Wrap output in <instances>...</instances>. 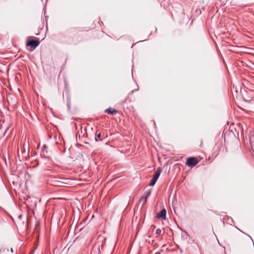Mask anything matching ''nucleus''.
<instances>
[{"label":"nucleus","instance_id":"ddd939ff","mask_svg":"<svg viewBox=\"0 0 254 254\" xmlns=\"http://www.w3.org/2000/svg\"><path fill=\"white\" fill-rule=\"evenodd\" d=\"M137 90H138V89H135V90H133L131 91L130 92V94H132L134 91H137Z\"/></svg>","mask_w":254,"mask_h":254},{"label":"nucleus","instance_id":"7ed1b4c3","mask_svg":"<svg viewBox=\"0 0 254 254\" xmlns=\"http://www.w3.org/2000/svg\"><path fill=\"white\" fill-rule=\"evenodd\" d=\"M197 163L198 161L196 160L195 158L190 157L187 159L186 164L189 167H193L195 166Z\"/></svg>","mask_w":254,"mask_h":254},{"label":"nucleus","instance_id":"423d86ee","mask_svg":"<svg viewBox=\"0 0 254 254\" xmlns=\"http://www.w3.org/2000/svg\"><path fill=\"white\" fill-rule=\"evenodd\" d=\"M151 190L146 191L144 192L142 196L140 198V201L144 199L145 201L146 200L147 197L150 194Z\"/></svg>","mask_w":254,"mask_h":254},{"label":"nucleus","instance_id":"2eb2a0df","mask_svg":"<svg viewBox=\"0 0 254 254\" xmlns=\"http://www.w3.org/2000/svg\"><path fill=\"white\" fill-rule=\"evenodd\" d=\"M82 132H83V131L81 130V133H82Z\"/></svg>","mask_w":254,"mask_h":254},{"label":"nucleus","instance_id":"dca6fc26","mask_svg":"<svg viewBox=\"0 0 254 254\" xmlns=\"http://www.w3.org/2000/svg\"><path fill=\"white\" fill-rule=\"evenodd\" d=\"M84 134H85V133H83V135H83V136H84Z\"/></svg>","mask_w":254,"mask_h":254},{"label":"nucleus","instance_id":"39448f33","mask_svg":"<svg viewBox=\"0 0 254 254\" xmlns=\"http://www.w3.org/2000/svg\"><path fill=\"white\" fill-rule=\"evenodd\" d=\"M161 171H162V168L161 167H158L157 168V170L155 172V173H154V175L153 178L157 180L160 175Z\"/></svg>","mask_w":254,"mask_h":254},{"label":"nucleus","instance_id":"0eeeda50","mask_svg":"<svg viewBox=\"0 0 254 254\" xmlns=\"http://www.w3.org/2000/svg\"><path fill=\"white\" fill-rule=\"evenodd\" d=\"M105 112L107 113L108 114L114 115L117 113V111L115 109L108 108L105 111Z\"/></svg>","mask_w":254,"mask_h":254},{"label":"nucleus","instance_id":"f257e3e1","mask_svg":"<svg viewBox=\"0 0 254 254\" xmlns=\"http://www.w3.org/2000/svg\"><path fill=\"white\" fill-rule=\"evenodd\" d=\"M68 180V179L65 178H59L57 177H51L48 180V183L51 185L56 187H64L67 184L64 181Z\"/></svg>","mask_w":254,"mask_h":254},{"label":"nucleus","instance_id":"f03ea898","mask_svg":"<svg viewBox=\"0 0 254 254\" xmlns=\"http://www.w3.org/2000/svg\"><path fill=\"white\" fill-rule=\"evenodd\" d=\"M40 44V41L38 39H32L29 40L26 43L27 46L31 47L33 49L37 47Z\"/></svg>","mask_w":254,"mask_h":254},{"label":"nucleus","instance_id":"1a4fd4ad","mask_svg":"<svg viewBox=\"0 0 254 254\" xmlns=\"http://www.w3.org/2000/svg\"><path fill=\"white\" fill-rule=\"evenodd\" d=\"M42 151H43V153H47L48 152V147L46 145H44L43 146Z\"/></svg>","mask_w":254,"mask_h":254},{"label":"nucleus","instance_id":"20e7f679","mask_svg":"<svg viewBox=\"0 0 254 254\" xmlns=\"http://www.w3.org/2000/svg\"><path fill=\"white\" fill-rule=\"evenodd\" d=\"M157 218L158 219H162L165 220L166 218V210L165 209H162L160 212L157 214Z\"/></svg>","mask_w":254,"mask_h":254},{"label":"nucleus","instance_id":"4468645a","mask_svg":"<svg viewBox=\"0 0 254 254\" xmlns=\"http://www.w3.org/2000/svg\"><path fill=\"white\" fill-rule=\"evenodd\" d=\"M11 252L12 253H13V252L12 248H11Z\"/></svg>","mask_w":254,"mask_h":254},{"label":"nucleus","instance_id":"9d476101","mask_svg":"<svg viewBox=\"0 0 254 254\" xmlns=\"http://www.w3.org/2000/svg\"><path fill=\"white\" fill-rule=\"evenodd\" d=\"M96 137H95V141H98V139H100L101 134V133H99L98 134H96Z\"/></svg>","mask_w":254,"mask_h":254},{"label":"nucleus","instance_id":"9b49d317","mask_svg":"<svg viewBox=\"0 0 254 254\" xmlns=\"http://www.w3.org/2000/svg\"><path fill=\"white\" fill-rule=\"evenodd\" d=\"M161 230L160 228H158L156 230V234L160 235L161 233Z\"/></svg>","mask_w":254,"mask_h":254},{"label":"nucleus","instance_id":"f8f14e48","mask_svg":"<svg viewBox=\"0 0 254 254\" xmlns=\"http://www.w3.org/2000/svg\"><path fill=\"white\" fill-rule=\"evenodd\" d=\"M88 129H90L91 130L93 129L92 127H88L87 128H84V131H86Z\"/></svg>","mask_w":254,"mask_h":254},{"label":"nucleus","instance_id":"6e6552de","mask_svg":"<svg viewBox=\"0 0 254 254\" xmlns=\"http://www.w3.org/2000/svg\"><path fill=\"white\" fill-rule=\"evenodd\" d=\"M157 180H156L155 179L152 178V179H151L150 183H149V186H153L155 185V184H156V182H157Z\"/></svg>","mask_w":254,"mask_h":254}]
</instances>
